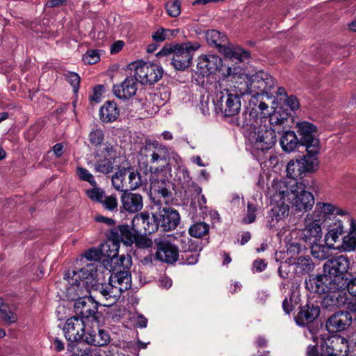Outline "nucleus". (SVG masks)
Instances as JSON below:
<instances>
[{
  "mask_svg": "<svg viewBox=\"0 0 356 356\" xmlns=\"http://www.w3.org/2000/svg\"><path fill=\"white\" fill-rule=\"evenodd\" d=\"M128 280L115 277L111 278L109 277L108 283H100L97 278L92 283L90 289H86L85 291L89 293L94 300L97 298L102 300L100 303L104 307H109L115 303L122 292L129 289Z\"/></svg>",
  "mask_w": 356,
  "mask_h": 356,
  "instance_id": "f257e3e1",
  "label": "nucleus"
},
{
  "mask_svg": "<svg viewBox=\"0 0 356 356\" xmlns=\"http://www.w3.org/2000/svg\"><path fill=\"white\" fill-rule=\"evenodd\" d=\"M168 155V148L166 146L156 141L149 142L140 149L138 165L145 172L160 174L164 172Z\"/></svg>",
  "mask_w": 356,
  "mask_h": 356,
  "instance_id": "f03ea898",
  "label": "nucleus"
},
{
  "mask_svg": "<svg viewBox=\"0 0 356 356\" xmlns=\"http://www.w3.org/2000/svg\"><path fill=\"white\" fill-rule=\"evenodd\" d=\"M348 353V340L339 335L320 339L307 349V356H347Z\"/></svg>",
  "mask_w": 356,
  "mask_h": 356,
  "instance_id": "7ed1b4c3",
  "label": "nucleus"
},
{
  "mask_svg": "<svg viewBox=\"0 0 356 356\" xmlns=\"http://www.w3.org/2000/svg\"><path fill=\"white\" fill-rule=\"evenodd\" d=\"M274 86V79L269 74L260 72L249 78L247 77V81L244 83L236 81L234 87L239 90L241 95L250 94L255 99L256 96L259 95L271 96V90Z\"/></svg>",
  "mask_w": 356,
  "mask_h": 356,
  "instance_id": "20e7f679",
  "label": "nucleus"
},
{
  "mask_svg": "<svg viewBox=\"0 0 356 356\" xmlns=\"http://www.w3.org/2000/svg\"><path fill=\"white\" fill-rule=\"evenodd\" d=\"M222 83L219 84L220 92L216 94V99L212 100L217 113H220L224 117H234L239 113L241 108V95L239 90L236 88H223L221 90Z\"/></svg>",
  "mask_w": 356,
  "mask_h": 356,
  "instance_id": "39448f33",
  "label": "nucleus"
},
{
  "mask_svg": "<svg viewBox=\"0 0 356 356\" xmlns=\"http://www.w3.org/2000/svg\"><path fill=\"white\" fill-rule=\"evenodd\" d=\"M277 197L280 199H286L298 211H307L310 210L314 204V197L312 193L305 190V185L296 181L290 186V188L286 187V190L279 191Z\"/></svg>",
  "mask_w": 356,
  "mask_h": 356,
  "instance_id": "423d86ee",
  "label": "nucleus"
},
{
  "mask_svg": "<svg viewBox=\"0 0 356 356\" xmlns=\"http://www.w3.org/2000/svg\"><path fill=\"white\" fill-rule=\"evenodd\" d=\"M206 39L210 46L216 47L227 58L243 61L250 57L249 51L231 44L227 36L218 31H208L206 33Z\"/></svg>",
  "mask_w": 356,
  "mask_h": 356,
  "instance_id": "0eeeda50",
  "label": "nucleus"
},
{
  "mask_svg": "<svg viewBox=\"0 0 356 356\" xmlns=\"http://www.w3.org/2000/svg\"><path fill=\"white\" fill-rule=\"evenodd\" d=\"M67 296L74 302V312L80 318H96L99 303L91 296H87L84 289L77 291L76 287L67 288Z\"/></svg>",
  "mask_w": 356,
  "mask_h": 356,
  "instance_id": "6e6552de",
  "label": "nucleus"
},
{
  "mask_svg": "<svg viewBox=\"0 0 356 356\" xmlns=\"http://www.w3.org/2000/svg\"><path fill=\"white\" fill-rule=\"evenodd\" d=\"M99 268H102L99 263H88L78 270L67 271L63 278L77 291L86 290L99 277Z\"/></svg>",
  "mask_w": 356,
  "mask_h": 356,
  "instance_id": "1a4fd4ad",
  "label": "nucleus"
},
{
  "mask_svg": "<svg viewBox=\"0 0 356 356\" xmlns=\"http://www.w3.org/2000/svg\"><path fill=\"white\" fill-rule=\"evenodd\" d=\"M117 251H114V248H111L109 254H106V257L110 259V267L109 273L112 272L110 277L113 279L114 277H121L125 280L127 277L128 280L129 289L131 286V278L129 272V268L132 265L131 257L129 254H122L117 256Z\"/></svg>",
  "mask_w": 356,
  "mask_h": 356,
  "instance_id": "9d476101",
  "label": "nucleus"
},
{
  "mask_svg": "<svg viewBox=\"0 0 356 356\" xmlns=\"http://www.w3.org/2000/svg\"><path fill=\"white\" fill-rule=\"evenodd\" d=\"M134 70V76L138 82L143 85H152L161 79L163 70L161 66L138 60L131 65Z\"/></svg>",
  "mask_w": 356,
  "mask_h": 356,
  "instance_id": "9b49d317",
  "label": "nucleus"
},
{
  "mask_svg": "<svg viewBox=\"0 0 356 356\" xmlns=\"http://www.w3.org/2000/svg\"><path fill=\"white\" fill-rule=\"evenodd\" d=\"M350 266V261L348 257L339 255L332 257L326 261L323 265L325 274L331 278L332 288L338 286V282L345 280L344 277Z\"/></svg>",
  "mask_w": 356,
  "mask_h": 356,
  "instance_id": "f8f14e48",
  "label": "nucleus"
},
{
  "mask_svg": "<svg viewBox=\"0 0 356 356\" xmlns=\"http://www.w3.org/2000/svg\"><path fill=\"white\" fill-rule=\"evenodd\" d=\"M296 127L301 146L305 147L307 154L316 156L320 150L319 140L316 136L317 127L306 121L297 123Z\"/></svg>",
  "mask_w": 356,
  "mask_h": 356,
  "instance_id": "ddd939ff",
  "label": "nucleus"
},
{
  "mask_svg": "<svg viewBox=\"0 0 356 356\" xmlns=\"http://www.w3.org/2000/svg\"><path fill=\"white\" fill-rule=\"evenodd\" d=\"M318 165V161L316 156L307 154L300 159L291 160L286 166L288 177L297 181L298 178H302L306 172H314Z\"/></svg>",
  "mask_w": 356,
  "mask_h": 356,
  "instance_id": "4468645a",
  "label": "nucleus"
},
{
  "mask_svg": "<svg viewBox=\"0 0 356 356\" xmlns=\"http://www.w3.org/2000/svg\"><path fill=\"white\" fill-rule=\"evenodd\" d=\"M249 140L254 151L266 152L273 147L277 138L271 127L268 129L266 126H260L257 131L250 134Z\"/></svg>",
  "mask_w": 356,
  "mask_h": 356,
  "instance_id": "2eb2a0df",
  "label": "nucleus"
},
{
  "mask_svg": "<svg viewBox=\"0 0 356 356\" xmlns=\"http://www.w3.org/2000/svg\"><path fill=\"white\" fill-rule=\"evenodd\" d=\"M150 188L158 198L157 202L161 204L164 202L168 204L172 200V184L168 179L163 175L153 174L150 177Z\"/></svg>",
  "mask_w": 356,
  "mask_h": 356,
  "instance_id": "dca6fc26",
  "label": "nucleus"
},
{
  "mask_svg": "<svg viewBox=\"0 0 356 356\" xmlns=\"http://www.w3.org/2000/svg\"><path fill=\"white\" fill-rule=\"evenodd\" d=\"M154 224L156 226V230L161 227L163 231L175 229L180 222L179 212L170 207L159 208L152 215Z\"/></svg>",
  "mask_w": 356,
  "mask_h": 356,
  "instance_id": "f3484780",
  "label": "nucleus"
},
{
  "mask_svg": "<svg viewBox=\"0 0 356 356\" xmlns=\"http://www.w3.org/2000/svg\"><path fill=\"white\" fill-rule=\"evenodd\" d=\"M138 233L127 225H118L111 229L108 234V242L114 248V251L118 250L120 243H123L127 246H131L136 241Z\"/></svg>",
  "mask_w": 356,
  "mask_h": 356,
  "instance_id": "a211bd4d",
  "label": "nucleus"
},
{
  "mask_svg": "<svg viewBox=\"0 0 356 356\" xmlns=\"http://www.w3.org/2000/svg\"><path fill=\"white\" fill-rule=\"evenodd\" d=\"M200 47L197 43L180 44L173 54L171 65L177 70H184L191 65L194 52Z\"/></svg>",
  "mask_w": 356,
  "mask_h": 356,
  "instance_id": "6ab92c4d",
  "label": "nucleus"
},
{
  "mask_svg": "<svg viewBox=\"0 0 356 356\" xmlns=\"http://www.w3.org/2000/svg\"><path fill=\"white\" fill-rule=\"evenodd\" d=\"M63 332L69 342H84L87 333L84 320L77 316L69 318L65 323Z\"/></svg>",
  "mask_w": 356,
  "mask_h": 356,
  "instance_id": "aec40b11",
  "label": "nucleus"
},
{
  "mask_svg": "<svg viewBox=\"0 0 356 356\" xmlns=\"http://www.w3.org/2000/svg\"><path fill=\"white\" fill-rule=\"evenodd\" d=\"M154 243L156 247V258L168 264H175L179 259V250L176 245L166 239L156 238Z\"/></svg>",
  "mask_w": 356,
  "mask_h": 356,
  "instance_id": "412c9836",
  "label": "nucleus"
},
{
  "mask_svg": "<svg viewBox=\"0 0 356 356\" xmlns=\"http://www.w3.org/2000/svg\"><path fill=\"white\" fill-rule=\"evenodd\" d=\"M86 193L89 199L101 204L104 209L109 211L117 210L118 203L115 195H106L100 187L88 189Z\"/></svg>",
  "mask_w": 356,
  "mask_h": 356,
  "instance_id": "4be33fe9",
  "label": "nucleus"
},
{
  "mask_svg": "<svg viewBox=\"0 0 356 356\" xmlns=\"http://www.w3.org/2000/svg\"><path fill=\"white\" fill-rule=\"evenodd\" d=\"M222 65V59L214 54L201 55L197 60V72L203 76H207L216 72Z\"/></svg>",
  "mask_w": 356,
  "mask_h": 356,
  "instance_id": "5701e85b",
  "label": "nucleus"
},
{
  "mask_svg": "<svg viewBox=\"0 0 356 356\" xmlns=\"http://www.w3.org/2000/svg\"><path fill=\"white\" fill-rule=\"evenodd\" d=\"M353 317L348 312H338L332 315L326 321V328L330 333L339 332L348 328Z\"/></svg>",
  "mask_w": 356,
  "mask_h": 356,
  "instance_id": "b1692460",
  "label": "nucleus"
},
{
  "mask_svg": "<svg viewBox=\"0 0 356 356\" xmlns=\"http://www.w3.org/2000/svg\"><path fill=\"white\" fill-rule=\"evenodd\" d=\"M348 296L342 289H330L324 296L321 305L326 309L340 307L346 305Z\"/></svg>",
  "mask_w": 356,
  "mask_h": 356,
  "instance_id": "393cba45",
  "label": "nucleus"
},
{
  "mask_svg": "<svg viewBox=\"0 0 356 356\" xmlns=\"http://www.w3.org/2000/svg\"><path fill=\"white\" fill-rule=\"evenodd\" d=\"M138 81L135 76L127 77L120 84L113 86V92L115 96L120 99H129L133 97L138 90Z\"/></svg>",
  "mask_w": 356,
  "mask_h": 356,
  "instance_id": "a878e982",
  "label": "nucleus"
},
{
  "mask_svg": "<svg viewBox=\"0 0 356 356\" xmlns=\"http://www.w3.org/2000/svg\"><path fill=\"white\" fill-rule=\"evenodd\" d=\"M278 194L279 192L274 195L277 203L271 209L268 217L269 218L268 226L270 229L275 227L277 223L285 218L289 212V207L284 202L286 199H280L277 197Z\"/></svg>",
  "mask_w": 356,
  "mask_h": 356,
  "instance_id": "bb28decb",
  "label": "nucleus"
},
{
  "mask_svg": "<svg viewBox=\"0 0 356 356\" xmlns=\"http://www.w3.org/2000/svg\"><path fill=\"white\" fill-rule=\"evenodd\" d=\"M122 208L129 213H136L143 207V198L138 193L124 191L120 196Z\"/></svg>",
  "mask_w": 356,
  "mask_h": 356,
  "instance_id": "cd10ccee",
  "label": "nucleus"
},
{
  "mask_svg": "<svg viewBox=\"0 0 356 356\" xmlns=\"http://www.w3.org/2000/svg\"><path fill=\"white\" fill-rule=\"evenodd\" d=\"M320 312L318 305L307 303L300 308L295 317L296 322L300 326H305L313 322L319 316Z\"/></svg>",
  "mask_w": 356,
  "mask_h": 356,
  "instance_id": "c85d7f7f",
  "label": "nucleus"
},
{
  "mask_svg": "<svg viewBox=\"0 0 356 356\" xmlns=\"http://www.w3.org/2000/svg\"><path fill=\"white\" fill-rule=\"evenodd\" d=\"M149 216L146 212L140 213L136 215L131 221L132 229L136 230V232L140 234H151L156 231V226L149 222Z\"/></svg>",
  "mask_w": 356,
  "mask_h": 356,
  "instance_id": "c756f323",
  "label": "nucleus"
},
{
  "mask_svg": "<svg viewBox=\"0 0 356 356\" xmlns=\"http://www.w3.org/2000/svg\"><path fill=\"white\" fill-rule=\"evenodd\" d=\"M309 282H306L307 287L313 293L319 294L325 293L330 289H333V284L325 273L310 277Z\"/></svg>",
  "mask_w": 356,
  "mask_h": 356,
  "instance_id": "7c9ffc66",
  "label": "nucleus"
},
{
  "mask_svg": "<svg viewBox=\"0 0 356 356\" xmlns=\"http://www.w3.org/2000/svg\"><path fill=\"white\" fill-rule=\"evenodd\" d=\"M321 220V218L314 220L312 222L309 223L302 232L301 239L310 244L317 243L322 237Z\"/></svg>",
  "mask_w": 356,
  "mask_h": 356,
  "instance_id": "2f4dec72",
  "label": "nucleus"
},
{
  "mask_svg": "<svg viewBox=\"0 0 356 356\" xmlns=\"http://www.w3.org/2000/svg\"><path fill=\"white\" fill-rule=\"evenodd\" d=\"M110 335L108 332L103 329H99L98 332L94 330L87 332L84 342L95 346H104L110 342Z\"/></svg>",
  "mask_w": 356,
  "mask_h": 356,
  "instance_id": "473e14b6",
  "label": "nucleus"
},
{
  "mask_svg": "<svg viewBox=\"0 0 356 356\" xmlns=\"http://www.w3.org/2000/svg\"><path fill=\"white\" fill-rule=\"evenodd\" d=\"M120 115V109L115 102H106L99 110V117L103 122H112Z\"/></svg>",
  "mask_w": 356,
  "mask_h": 356,
  "instance_id": "72a5a7b5",
  "label": "nucleus"
},
{
  "mask_svg": "<svg viewBox=\"0 0 356 356\" xmlns=\"http://www.w3.org/2000/svg\"><path fill=\"white\" fill-rule=\"evenodd\" d=\"M282 149L286 152H291L301 146L300 142L294 131H283L280 139Z\"/></svg>",
  "mask_w": 356,
  "mask_h": 356,
  "instance_id": "f704fd0d",
  "label": "nucleus"
},
{
  "mask_svg": "<svg viewBox=\"0 0 356 356\" xmlns=\"http://www.w3.org/2000/svg\"><path fill=\"white\" fill-rule=\"evenodd\" d=\"M343 232V226L341 220H337L333 225H330L328 232L325 236L326 245L332 249H336L335 243L339 242V238Z\"/></svg>",
  "mask_w": 356,
  "mask_h": 356,
  "instance_id": "c9c22d12",
  "label": "nucleus"
},
{
  "mask_svg": "<svg viewBox=\"0 0 356 356\" xmlns=\"http://www.w3.org/2000/svg\"><path fill=\"white\" fill-rule=\"evenodd\" d=\"M356 248V223L353 219L350 220V230L348 235L342 238V242L337 245L336 249L345 252H351Z\"/></svg>",
  "mask_w": 356,
  "mask_h": 356,
  "instance_id": "e433bc0d",
  "label": "nucleus"
},
{
  "mask_svg": "<svg viewBox=\"0 0 356 356\" xmlns=\"http://www.w3.org/2000/svg\"><path fill=\"white\" fill-rule=\"evenodd\" d=\"M111 244L107 242L106 244H103L100 249L91 248L84 253V257L87 260L90 261V263H99L102 256L106 257V254H109L111 250Z\"/></svg>",
  "mask_w": 356,
  "mask_h": 356,
  "instance_id": "4c0bfd02",
  "label": "nucleus"
},
{
  "mask_svg": "<svg viewBox=\"0 0 356 356\" xmlns=\"http://www.w3.org/2000/svg\"><path fill=\"white\" fill-rule=\"evenodd\" d=\"M316 210L318 211L322 214L323 219H324L327 215L343 216L346 213V211L330 203L317 202Z\"/></svg>",
  "mask_w": 356,
  "mask_h": 356,
  "instance_id": "58836bf2",
  "label": "nucleus"
},
{
  "mask_svg": "<svg viewBox=\"0 0 356 356\" xmlns=\"http://www.w3.org/2000/svg\"><path fill=\"white\" fill-rule=\"evenodd\" d=\"M127 168L120 169L112 177V184L118 191H124V187L127 186Z\"/></svg>",
  "mask_w": 356,
  "mask_h": 356,
  "instance_id": "ea45409f",
  "label": "nucleus"
},
{
  "mask_svg": "<svg viewBox=\"0 0 356 356\" xmlns=\"http://www.w3.org/2000/svg\"><path fill=\"white\" fill-rule=\"evenodd\" d=\"M113 161L114 160L112 161L110 159L99 158L95 161L94 164L95 172L102 173L105 175H108L113 172L114 169Z\"/></svg>",
  "mask_w": 356,
  "mask_h": 356,
  "instance_id": "a19ab883",
  "label": "nucleus"
},
{
  "mask_svg": "<svg viewBox=\"0 0 356 356\" xmlns=\"http://www.w3.org/2000/svg\"><path fill=\"white\" fill-rule=\"evenodd\" d=\"M202 249L201 243L189 237H184L181 240V250L184 253L200 252Z\"/></svg>",
  "mask_w": 356,
  "mask_h": 356,
  "instance_id": "79ce46f5",
  "label": "nucleus"
},
{
  "mask_svg": "<svg viewBox=\"0 0 356 356\" xmlns=\"http://www.w3.org/2000/svg\"><path fill=\"white\" fill-rule=\"evenodd\" d=\"M167 164L164 167V172H170L172 168L179 169L182 165V159L177 153L168 149V155L166 156Z\"/></svg>",
  "mask_w": 356,
  "mask_h": 356,
  "instance_id": "37998d69",
  "label": "nucleus"
},
{
  "mask_svg": "<svg viewBox=\"0 0 356 356\" xmlns=\"http://www.w3.org/2000/svg\"><path fill=\"white\" fill-rule=\"evenodd\" d=\"M207 199L204 195L201 196L191 197L190 207L193 209V211L197 213V209L200 213V216L204 218V216L207 214V207L206 206Z\"/></svg>",
  "mask_w": 356,
  "mask_h": 356,
  "instance_id": "c03bdc74",
  "label": "nucleus"
},
{
  "mask_svg": "<svg viewBox=\"0 0 356 356\" xmlns=\"http://www.w3.org/2000/svg\"><path fill=\"white\" fill-rule=\"evenodd\" d=\"M0 318L8 323H13L17 321V315L10 310L8 305L0 298Z\"/></svg>",
  "mask_w": 356,
  "mask_h": 356,
  "instance_id": "a18cd8bd",
  "label": "nucleus"
},
{
  "mask_svg": "<svg viewBox=\"0 0 356 356\" xmlns=\"http://www.w3.org/2000/svg\"><path fill=\"white\" fill-rule=\"evenodd\" d=\"M311 247V254L312 256L318 259L319 260H324L326 259H328L330 253V249H332V248H330L328 245H323L320 244L312 243Z\"/></svg>",
  "mask_w": 356,
  "mask_h": 356,
  "instance_id": "49530a36",
  "label": "nucleus"
},
{
  "mask_svg": "<svg viewBox=\"0 0 356 356\" xmlns=\"http://www.w3.org/2000/svg\"><path fill=\"white\" fill-rule=\"evenodd\" d=\"M209 230V225L204 222H197L192 225L188 230L191 236L200 238L207 234Z\"/></svg>",
  "mask_w": 356,
  "mask_h": 356,
  "instance_id": "de8ad7c7",
  "label": "nucleus"
},
{
  "mask_svg": "<svg viewBox=\"0 0 356 356\" xmlns=\"http://www.w3.org/2000/svg\"><path fill=\"white\" fill-rule=\"evenodd\" d=\"M88 139L92 147H100L104 140V131L100 128L92 129Z\"/></svg>",
  "mask_w": 356,
  "mask_h": 356,
  "instance_id": "09e8293b",
  "label": "nucleus"
},
{
  "mask_svg": "<svg viewBox=\"0 0 356 356\" xmlns=\"http://www.w3.org/2000/svg\"><path fill=\"white\" fill-rule=\"evenodd\" d=\"M334 289H342L346 291L352 296L356 297V277L352 278L346 277L345 280H341V282H338V286Z\"/></svg>",
  "mask_w": 356,
  "mask_h": 356,
  "instance_id": "8fccbe9b",
  "label": "nucleus"
},
{
  "mask_svg": "<svg viewBox=\"0 0 356 356\" xmlns=\"http://www.w3.org/2000/svg\"><path fill=\"white\" fill-rule=\"evenodd\" d=\"M178 30L159 28L152 34V39L156 42H161L177 35Z\"/></svg>",
  "mask_w": 356,
  "mask_h": 356,
  "instance_id": "3c124183",
  "label": "nucleus"
},
{
  "mask_svg": "<svg viewBox=\"0 0 356 356\" xmlns=\"http://www.w3.org/2000/svg\"><path fill=\"white\" fill-rule=\"evenodd\" d=\"M127 184L131 190H135L142 185L141 177L139 172L132 168H127Z\"/></svg>",
  "mask_w": 356,
  "mask_h": 356,
  "instance_id": "603ef678",
  "label": "nucleus"
},
{
  "mask_svg": "<svg viewBox=\"0 0 356 356\" xmlns=\"http://www.w3.org/2000/svg\"><path fill=\"white\" fill-rule=\"evenodd\" d=\"M76 175L80 180L88 182L92 188L98 187L94 176L86 168L77 167Z\"/></svg>",
  "mask_w": 356,
  "mask_h": 356,
  "instance_id": "864d4df0",
  "label": "nucleus"
},
{
  "mask_svg": "<svg viewBox=\"0 0 356 356\" xmlns=\"http://www.w3.org/2000/svg\"><path fill=\"white\" fill-rule=\"evenodd\" d=\"M104 147L99 151L95 152V156L99 158H106L114 160L115 158V150L113 146L109 143H103Z\"/></svg>",
  "mask_w": 356,
  "mask_h": 356,
  "instance_id": "5fc2aeb1",
  "label": "nucleus"
},
{
  "mask_svg": "<svg viewBox=\"0 0 356 356\" xmlns=\"http://www.w3.org/2000/svg\"><path fill=\"white\" fill-rule=\"evenodd\" d=\"M298 296L295 291H292L289 298H286L282 302V308L284 312L289 314L294 308V305L298 304Z\"/></svg>",
  "mask_w": 356,
  "mask_h": 356,
  "instance_id": "6e6d98bb",
  "label": "nucleus"
},
{
  "mask_svg": "<svg viewBox=\"0 0 356 356\" xmlns=\"http://www.w3.org/2000/svg\"><path fill=\"white\" fill-rule=\"evenodd\" d=\"M83 61L88 65H93L97 63L100 60L99 51L97 50H88L85 54L83 55Z\"/></svg>",
  "mask_w": 356,
  "mask_h": 356,
  "instance_id": "4d7b16f0",
  "label": "nucleus"
},
{
  "mask_svg": "<svg viewBox=\"0 0 356 356\" xmlns=\"http://www.w3.org/2000/svg\"><path fill=\"white\" fill-rule=\"evenodd\" d=\"M180 3L177 0L169 1L165 4L168 14L172 17H176L180 14Z\"/></svg>",
  "mask_w": 356,
  "mask_h": 356,
  "instance_id": "13d9d810",
  "label": "nucleus"
},
{
  "mask_svg": "<svg viewBox=\"0 0 356 356\" xmlns=\"http://www.w3.org/2000/svg\"><path fill=\"white\" fill-rule=\"evenodd\" d=\"M258 210V207L253 202H248L247 207V215L243 218L245 223H252L256 219V213Z\"/></svg>",
  "mask_w": 356,
  "mask_h": 356,
  "instance_id": "bf43d9fd",
  "label": "nucleus"
},
{
  "mask_svg": "<svg viewBox=\"0 0 356 356\" xmlns=\"http://www.w3.org/2000/svg\"><path fill=\"white\" fill-rule=\"evenodd\" d=\"M296 265L302 271H310L314 268V264L309 257H299Z\"/></svg>",
  "mask_w": 356,
  "mask_h": 356,
  "instance_id": "052dcab7",
  "label": "nucleus"
},
{
  "mask_svg": "<svg viewBox=\"0 0 356 356\" xmlns=\"http://www.w3.org/2000/svg\"><path fill=\"white\" fill-rule=\"evenodd\" d=\"M143 234H137L134 243H135L136 246L138 248H148L152 247L153 241Z\"/></svg>",
  "mask_w": 356,
  "mask_h": 356,
  "instance_id": "680f3d73",
  "label": "nucleus"
},
{
  "mask_svg": "<svg viewBox=\"0 0 356 356\" xmlns=\"http://www.w3.org/2000/svg\"><path fill=\"white\" fill-rule=\"evenodd\" d=\"M65 78L67 81L70 83V85L73 87L74 90L76 92L79 87L80 83V77L78 74L68 72L65 74Z\"/></svg>",
  "mask_w": 356,
  "mask_h": 356,
  "instance_id": "e2e57ef3",
  "label": "nucleus"
},
{
  "mask_svg": "<svg viewBox=\"0 0 356 356\" xmlns=\"http://www.w3.org/2000/svg\"><path fill=\"white\" fill-rule=\"evenodd\" d=\"M179 45V44H171L167 43L163 47L161 50L156 54V56H168V55H170L172 54H174L175 53V51H177V47H178Z\"/></svg>",
  "mask_w": 356,
  "mask_h": 356,
  "instance_id": "0e129e2a",
  "label": "nucleus"
},
{
  "mask_svg": "<svg viewBox=\"0 0 356 356\" xmlns=\"http://www.w3.org/2000/svg\"><path fill=\"white\" fill-rule=\"evenodd\" d=\"M199 252H192L182 254V259L188 265H193L197 262Z\"/></svg>",
  "mask_w": 356,
  "mask_h": 356,
  "instance_id": "69168bd1",
  "label": "nucleus"
},
{
  "mask_svg": "<svg viewBox=\"0 0 356 356\" xmlns=\"http://www.w3.org/2000/svg\"><path fill=\"white\" fill-rule=\"evenodd\" d=\"M185 193H191V197L201 196L202 188L194 181H191V183H188V190L186 191Z\"/></svg>",
  "mask_w": 356,
  "mask_h": 356,
  "instance_id": "338daca9",
  "label": "nucleus"
},
{
  "mask_svg": "<svg viewBox=\"0 0 356 356\" xmlns=\"http://www.w3.org/2000/svg\"><path fill=\"white\" fill-rule=\"evenodd\" d=\"M267 267V263L263 259H257L252 264V270L253 272H262Z\"/></svg>",
  "mask_w": 356,
  "mask_h": 356,
  "instance_id": "774afa93",
  "label": "nucleus"
}]
</instances>
